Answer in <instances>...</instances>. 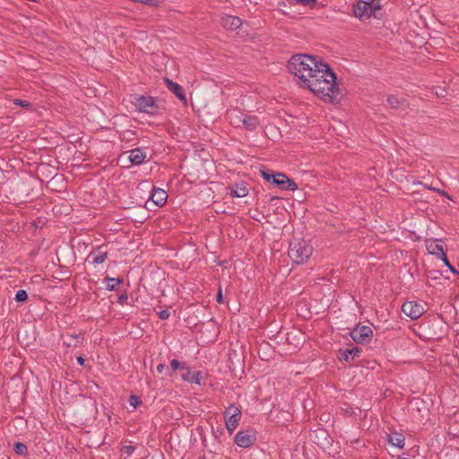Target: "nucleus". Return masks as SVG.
Listing matches in <instances>:
<instances>
[{
    "label": "nucleus",
    "instance_id": "nucleus-23",
    "mask_svg": "<svg viewBox=\"0 0 459 459\" xmlns=\"http://www.w3.org/2000/svg\"><path fill=\"white\" fill-rule=\"evenodd\" d=\"M387 102L392 108H399L405 104L403 99H399L396 96L391 95L387 98Z\"/></svg>",
    "mask_w": 459,
    "mask_h": 459
},
{
    "label": "nucleus",
    "instance_id": "nucleus-13",
    "mask_svg": "<svg viewBox=\"0 0 459 459\" xmlns=\"http://www.w3.org/2000/svg\"><path fill=\"white\" fill-rule=\"evenodd\" d=\"M165 83H166L167 88L171 92H173L184 103H186V97L184 93L183 88L178 83L174 82L168 78L165 79Z\"/></svg>",
    "mask_w": 459,
    "mask_h": 459
},
{
    "label": "nucleus",
    "instance_id": "nucleus-22",
    "mask_svg": "<svg viewBox=\"0 0 459 459\" xmlns=\"http://www.w3.org/2000/svg\"><path fill=\"white\" fill-rule=\"evenodd\" d=\"M104 281L106 282V289L108 290H116L118 286L121 284L122 280L121 279H115L111 277H106L104 279Z\"/></svg>",
    "mask_w": 459,
    "mask_h": 459
},
{
    "label": "nucleus",
    "instance_id": "nucleus-4",
    "mask_svg": "<svg viewBox=\"0 0 459 459\" xmlns=\"http://www.w3.org/2000/svg\"><path fill=\"white\" fill-rule=\"evenodd\" d=\"M380 8L378 2L372 0L370 2L359 0L353 5L354 16L360 21L369 19L375 11Z\"/></svg>",
    "mask_w": 459,
    "mask_h": 459
},
{
    "label": "nucleus",
    "instance_id": "nucleus-19",
    "mask_svg": "<svg viewBox=\"0 0 459 459\" xmlns=\"http://www.w3.org/2000/svg\"><path fill=\"white\" fill-rule=\"evenodd\" d=\"M82 338L81 334H66L64 336L63 343L67 347H77L82 344Z\"/></svg>",
    "mask_w": 459,
    "mask_h": 459
},
{
    "label": "nucleus",
    "instance_id": "nucleus-8",
    "mask_svg": "<svg viewBox=\"0 0 459 459\" xmlns=\"http://www.w3.org/2000/svg\"><path fill=\"white\" fill-rule=\"evenodd\" d=\"M426 248L429 254L439 257L444 263H447L445 246L441 240H427Z\"/></svg>",
    "mask_w": 459,
    "mask_h": 459
},
{
    "label": "nucleus",
    "instance_id": "nucleus-28",
    "mask_svg": "<svg viewBox=\"0 0 459 459\" xmlns=\"http://www.w3.org/2000/svg\"><path fill=\"white\" fill-rule=\"evenodd\" d=\"M261 175L264 180H266L267 182L273 183V179L274 178L276 173H274L273 171L262 169Z\"/></svg>",
    "mask_w": 459,
    "mask_h": 459
},
{
    "label": "nucleus",
    "instance_id": "nucleus-27",
    "mask_svg": "<svg viewBox=\"0 0 459 459\" xmlns=\"http://www.w3.org/2000/svg\"><path fill=\"white\" fill-rule=\"evenodd\" d=\"M28 299V293L24 290H20L15 294V300L17 302H24Z\"/></svg>",
    "mask_w": 459,
    "mask_h": 459
},
{
    "label": "nucleus",
    "instance_id": "nucleus-24",
    "mask_svg": "<svg viewBox=\"0 0 459 459\" xmlns=\"http://www.w3.org/2000/svg\"><path fill=\"white\" fill-rule=\"evenodd\" d=\"M14 452L19 455H26L28 453V447L22 442H16L13 446Z\"/></svg>",
    "mask_w": 459,
    "mask_h": 459
},
{
    "label": "nucleus",
    "instance_id": "nucleus-26",
    "mask_svg": "<svg viewBox=\"0 0 459 459\" xmlns=\"http://www.w3.org/2000/svg\"><path fill=\"white\" fill-rule=\"evenodd\" d=\"M13 102L14 105L22 107L26 109H30L31 108V103L25 100L14 99Z\"/></svg>",
    "mask_w": 459,
    "mask_h": 459
},
{
    "label": "nucleus",
    "instance_id": "nucleus-15",
    "mask_svg": "<svg viewBox=\"0 0 459 459\" xmlns=\"http://www.w3.org/2000/svg\"><path fill=\"white\" fill-rule=\"evenodd\" d=\"M152 201L157 205V206H163L168 199V194L166 191L160 188H153L152 193L151 195Z\"/></svg>",
    "mask_w": 459,
    "mask_h": 459
},
{
    "label": "nucleus",
    "instance_id": "nucleus-21",
    "mask_svg": "<svg viewBox=\"0 0 459 459\" xmlns=\"http://www.w3.org/2000/svg\"><path fill=\"white\" fill-rule=\"evenodd\" d=\"M88 257L92 259L93 264H100L105 262L108 257V253L101 251L91 252Z\"/></svg>",
    "mask_w": 459,
    "mask_h": 459
},
{
    "label": "nucleus",
    "instance_id": "nucleus-41",
    "mask_svg": "<svg viewBox=\"0 0 459 459\" xmlns=\"http://www.w3.org/2000/svg\"><path fill=\"white\" fill-rule=\"evenodd\" d=\"M126 133H127V134H134V133H133V132H131V131H128V132H126Z\"/></svg>",
    "mask_w": 459,
    "mask_h": 459
},
{
    "label": "nucleus",
    "instance_id": "nucleus-10",
    "mask_svg": "<svg viewBox=\"0 0 459 459\" xmlns=\"http://www.w3.org/2000/svg\"><path fill=\"white\" fill-rule=\"evenodd\" d=\"M273 184L280 187L281 190L294 191L298 188L297 184L282 173H276L273 179Z\"/></svg>",
    "mask_w": 459,
    "mask_h": 459
},
{
    "label": "nucleus",
    "instance_id": "nucleus-6",
    "mask_svg": "<svg viewBox=\"0 0 459 459\" xmlns=\"http://www.w3.org/2000/svg\"><path fill=\"white\" fill-rule=\"evenodd\" d=\"M373 336V331L367 325H357L351 332V337L357 343L369 342Z\"/></svg>",
    "mask_w": 459,
    "mask_h": 459
},
{
    "label": "nucleus",
    "instance_id": "nucleus-2",
    "mask_svg": "<svg viewBox=\"0 0 459 459\" xmlns=\"http://www.w3.org/2000/svg\"><path fill=\"white\" fill-rule=\"evenodd\" d=\"M313 253V247L304 239H294L290 243L289 257L297 264L306 263Z\"/></svg>",
    "mask_w": 459,
    "mask_h": 459
},
{
    "label": "nucleus",
    "instance_id": "nucleus-33",
    "mask_svg": "<svg viewBox=\"0 0 459 459\" xmlns=\"http://www.w3.org/2000/svg\"><path fill=\"white\" fill-rule=\"evenodd\" d=\"M299 4L303 6H310L316 4V0H299Z\"/></svg>",
    "mask_w": 459,
    "mask_h": 459
},
{
    "label": "nucleus",
    "instance_id": "nucleus-40",
    "mask_svg": "<svg viewBox=\"0 0 459 459\" xmlns=\"http://www.w3.org/2000/svg\"><path fill=\"white\" fill-rule=\"evenodd\" d=\"M293 4H299V0H290Z\"/></svg>",
    "mask_w": 459,
    "mask_h": 459
},
{
    "label": "nucleus",
    "instance_id": "nucleus-1",
    "mask_svg": "<svg viewBox=\"0 0 459 459\" xmlns=\"http://www.w3.org/2000/svg\"><path fill=\"white\" fill-rule=\"evenodd\" d=\"M287 66L301 87L307 88L325 102L339 100L341 92L336 76L326 63L310 55L298 54L290 57Z\"/></svg>",
    "mask_w": 459,
    "mask_h": 459
},
{
    "label": "nucleus",
    "instance_id": "nucleus-31",
    "mask_svg": "<svg viewBox=\"0 0 459 459\" xmlns=\"http://www.w3.org/2000/svg\"><path fill=\"white\" fill-rule=\"evenodd\" d=\"M169 315H170L169 311L167 309H164L159 313V317L162 320H166L169 317Z\"/></svg>",
    "mask_w": 459,
    "mask_h": 459
},
{
    "label": "nucleus",
    "instance_id": "nucleus-38",
    "mask_svg": "<svg viewBox=\"0 0 459 459\" xmlns=\"http://www.w3.org/2000/svg\"><path fill=\"white\" fill-rule=\"evenodd\" d=\"M77 361H78V363H79V364L83 365V363H84V359H83L82 357H78V358H77Z\"/></svg>",
    "mask_w": 459,
    "mask_h": 459
},
{
    "label": "nucleus",
    "instance_id": "nucleus-29",
    "mask_svg": "<svg viewBox=\"0 0 459 459\" xmlns=\"http://www.w3.org/2000/svg\"><path fill=\"white\" fill-rule=\"evenodd\" d=\"M129 403L132 407L136 408L137 405L141 403V400L139 399L138 396L132 394L129 397Z\"/></svg>",
    "mask_w": 459,
    "mask_h": 459
},
{
    "label": "nucleus",
    "instance_id": "nucleus-12",
    "mask_svg": "<svg viewBox=\"0 0 459 459\" xmlns=\"http://www.w3.org/2000/svg\"><path fill=\"white\" fill-rule=\"evenodd\" d=\"M221 26L227 30H235L242 25V20L239 17L225 15L221 19Z\"/></svg>",
    "mask_w": 459,
    "mask_h": 459
},
{
    "label": "nucleus",
    "instance_id": "nucleus-3",
    "mask_svg": "<svg viewBox=\"0 0 459 459\" xmlns=\"http://www.w3.org/2000/svg\"><path fill=\"white\" fill-rule=\"evenodd\" d=\"M132 103L140 112H144L150 115H156L160 112V105L156 99L152 96H136Z\"/></svg>",
    "mask_w": 459,
    "mask_h": 459
},
{
    "label": "nucleus",
    "instance_id": "nucleus-11",
    "mask_svg": "<svg viewBox=\"0 0 459 459\" xmlns=\"http://www.w3.org/2000/svg\"><path fill=\"white\" fill-rule=\"evenodd\" d=\"M361 350L358 347H352L351 349H340L338 351V359L341 361L351 362L354 358L359 357Z\"/></svg>",
    "mask_w": 459,
    "mask_h": 459
},
{
    "label": "nucleus",
    "instance_id": "nucleus-18",
    "mask_svg": "<svg viewBox=\"0 0 459 459\" xmlns=\"http://www.w3.org/2000/svg\"><path fill=\"white\" fill-rule=\"evenodd\" d=\"M248 195V189L244 183L236 184L230 187V195L238 198L245 197Z\"/></svg>",
    "mask_w": 459,
    "mask_h": 459
},
{
    "label": "nucleus",
    "instance_id": "nucleus-7",
    "mask_svg": "<svg viewBox=\"0 0 459 459\" xmlns=\"http://www.w3.org/2000/svg\"><path fill=\"white\" fill-rule=\"evenodd\" d=\"M255 440V433L250 429L239 430L234 437L236 445L242 448L250 447Z\"/></svg>",
    "mask_w": 459,
    "mask_h": 459
},
{
    "label": "nucleus",
    "instance_id": "nucleus-5",
    "mask_svg": "<svg viewBox=\"0 0 459 459\" xmlns=\"http://www.w3.org/2000/svg\"><path fill=\"white\" fill-rule=\"evenodd\" d=\"M226 429L230 434H231L238 426L241 419V411L230 404L224 411Z\"/></svg>",
    "mask_w": 459,
    "mask_h": 459
},
{
    "label": "nucleus",
    "instance_id": "nucleus-20",
    "mask_svg": "<svg viewBox=\"0 0 459 459\" xmlns=\"http://www.w3.org/2000/svg\"><path fill=\"white\" fill-rule=\"evenodd\" d=\"M388 441L392 446L403 448L404 446L405 437L403 434L394 432L392 435H389Z\"/></svg>",
    "mask_w": 459,
    "mask_h": 459
},
{
    "label": "nucleus",
    "instance_id": "nucleus-17",
    "mask_svg": "<svg viewBox=\"0 0 459 459\" xmlns=\"http://www.w3.org/2000/svg\"><path fill=\"white\" fill-rule=\"evenodd\" d=\"M259 118L256 116H247L244 115L242 119V126L247 130L253 131L255 130L259 125Z\"/></svg>",
    "mask_w": 459,
    "mask_h": 459
},
{
    "label": "nucleus",
    "instance_id": "nucleus-42",
    "mask_svg": "<svg viewBox=\"0 0 459 459\" xmlns=\"http://www.w3.org/2000/svg\"><path fill=\"white\" fill-rule=\"evenodd\" d=\"M399 459H410V458H407V457H403V458H399Z\"/></svg>",
    "mask_w": 459,
    "mask_h": 459
},
{
    "label": "nucleus",
    "instance_id": "nucleus-25",
    "mask_svg": "<svg viewBox=\"0 0 459 459\" xmlns=\"http://www.w3.org/2000/svg\"><path fill=\"white\" fill-rule=\"evenodd\" d=\"M183 378L188 382L200 384L201 381V373L200 372H195L190 377H183Z\"/></svg>",
    "mask_w": 459,
    "mask_h": 459
},
{
    "label": "nucleus",
    "instance_id": "nucleus-16",
    "mask_svg": "<svg viewBox=\"0 0 459 459\" xmlns=\"http://www.w3.org/2000/svg\"><path fill=\"white\" fill-rule=\"evenodd\" d=\"M244 117V114L238 109H232L227 113V119L230 123L235 127L242 126V119Z\"/></svg>",
    "mask_w": 459,
    "mask_h": 459
},
{
    "label": "nucleus",
    "instance_id": "nucleus-36",
    "mask_svg": "<svg viewBox=\"0 0 459 459\" xmlns=\"http://www.w3.org/2000/svg\"><path fill=\"white\" fill-rule=\"evenodd\" d=\"M165 368H166V365H165V364H163V363H160V364H159V365L157 366V371H158L159 373H162V372H163V370H164Z\"/></svg>",
    "mask_w": 459,
    "mask_h": 459
},
{
    "label": "nucleus",
    "instance_id": "nucleus-14",
    "mask_svg": "<svg viewBox=\"0 0 459 459\" xmlns=\"http://www.w3.org/2000/svg\"><path fill=\"white\" fill-rule=\"evenodd\" d=\"M146 153L140 148H135L129 152L128 159L132 165L138 166L143 163Z\"/></svg>",
    "mask_w": 459,
    "mask_h": 459
},
{
    "label": "nucleus",
    "instance_id": "nucleus-39",
    "mask_svg": "<svg viewBox=\"0 0 459 459\" xmlns=\"http://www.w3.org/2000/svg\"><path fill=\"white\" fill-rule=\"evenodd\" d=\"M433 190L442 194L443 195H447L444 191H440V190H437L436 188H433Z\"/></svg>",
    "mask_w": 459,
    "mask_h": 459
},
{
    "label": "nucleus",
    "instance_id": "nucleus-30",
    "mask_svg": "<svg viewBox=\"0 0 459 459\" xmlns=\"http://www.w3.org/2000/svg\"><path fill=\"white\" fill-rule=\"evenodd\" d=\"M170 366H171L172 371H176L179 368H184L183 366H181V363L178 359H172L170 362Z\"/></svg>",
    "mask_w": 459,
    "mask_h": 459
},
{
    "label": "nucleus",
    "instance_id": "nucleus-9",
    "mask_svg": "<svg viewBox=\"0 0 459 459\" xmlns=\"http://www.w3.org/2000/svg\"><path fill=\"white\" fill-rule=\"evenodd\" d=\"M402 311L411 319H418L424 314V307L415 301H406L402 306Z\"/></svg>",
    "mask_w": 459,
    "mask_h": 459
},
{
    "label": "nucleus",
    "instance_id": "nucleus-34",
    "mask_svg": "<svg viewBox=\"0 0 459 459\" xmlns=\"http://www.w3.org/2000/svg\"><path fill=\"white\" fill-rule=\"evenodd\" d=\"M444 264L448 267V269H449L452 273H455V274H459V272H458V271H457V270H456V269H455V267H454V266L449 263V261H448V260H447V263H444Z\"/></svg>",
    "mask_w": 459,
    "mask_h": 459
},
{
    "label": "nucleus",
    "instance_id": "nucleus-37",
    "mask_svg": "<svg viewBox=\"0 0 459 459\" xmlns=\"http://www.w3.org/2000/svg\"><path fill=\"white\" fill-rule=\"evenodd\" d=\"M126 299H127V296L126 295H122V296L119 297L118 301L120 303H123V301L126 300Z\"/></svg>",
    "mask_w": 459,
    "mask_h": 459
},
{
    "label": "nucleus",
    "instance_id": "nucleus-32",
    "mask_svg": "<svg viewBox=\"0 0 459 459\" xmlns=\"http://www.w3.org/2000/svg\"><path fill=\"white\" fill-rule=\"evenodd\" d=\"M137 3H141L145 5L152 6V5L157 4L158 0H139Z\"/></svg>",
    "mask_w": 459,
    "mask_h": 459
},
{
    "label": "nucleus",
    "instance_id": "nucleus-35",
    "mask_svg": "<svg viewBox=\"0 0 459 459\" xmlns=\"http://www.w3.org/2000/svg\"><path fill=\"white\" fill-rule=\"evenodd\" d=\"M216 299L219 303H221L222 302V292H221V290L220 289L217 295H216Z\"/></svg>",
    "mask_w": 459,
    "mask_h": 459
}]
</instances>
